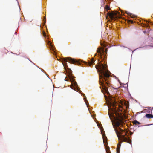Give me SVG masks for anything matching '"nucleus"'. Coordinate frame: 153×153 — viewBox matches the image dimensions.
Instances as JSON below:
<instances>
[{
  "label": "nucleus",
  "instance_id": "f257e3e1",
  "mask_svg": "<svg viewBox=\"0 0 153 153\" xmlns=\"http://www.w3.org/2000/svg\"><path fill=\"white\" fill-rule=\"evenodd\" d=\"M108 105V115L110 118L112 116L114 119L115 126L117 127L120 126L121 127L123 126L125 121L123 116L120 112L122 110V107L120 105H118V107H116L117 105V102L112 99H110Z\"/></svg>",
  "mask_w": 153,
  "mask_h": 153
},
{
  "label": "nucleus",
  "instance_id": "1a4fd4ad",
  "mask_svg": "<svg viewBox=\"0 0 153 153\" xmlns=\"http://www.w3.org/2000/svg\"><path fill=\"white\" fill-rule=\"evenodd\" d=\"M95 60H94V58H92L91 59H90V61L87 63V65H89V66L91 67L92 65L94 64L95 62Z\"/></svg>",
  "mask_w": 153,
  "mask_h": 153
},
{
  "label": "nucleus",
  "instance_id": "6e6552de",
  "mask_svg": "<svg viewBox=\"0 0 153 153\" xmlns=\"http://www.w3.org/2000/svg\"><path fill=\"white\" fill-rule=\"evenodd\" d=\"M69 79L72 85H74L76 87H77V86L78 85L77 83L75 81V79L73 77Z\"/></svg>",
  "mask_w": 153,
  "mask_h": 153
},
{
  "label": "nucleus",
  "instance_id": "f3484780",
  "mask_svg": "<svg viewBox=\"0 0 153 153\" xmlns=\"http://www.w3.org/2000/svg\"><path fill=\"white\" fill-rule=\"evenodd\" d=\"M128 21H129V22H130L131 23H133V21H132V20H129Z\"/></svg>",
  "mask_w": 153,
  "mask_h": 153
},
{
  "label": "nucleus",
  "instance_id": "ddd939ff",
  "mask_svg": "<svg viewBox=\"0 0 153 153\" xmlns=\"http://www.w3.org/2000/svg\"><path fill=\"white\" fill-rule=\"evenodd\" d=\"M126 13H127L128 15L130 16L131 17L134 18L135 17V15H132L130 13H127V12H126Z\"/></svg>",
  "mask_w": 153,
  "mask_h": 153
},
{
  "label": "nucleus",
  "instance_id": "f8f14e48",
  "mask_svg": "<svg viewBox=\"0 0 153 153\" xmlns=\"http://www.w3.org/2000/svg\"><path fill=\"white\" fill-rule=\"evenodd\" d=\"M147 118L151 119L153 118V115L152 114H146L145 116Z\"/></svg>",
  "mask_w": 153,
  "mask_h": 153
},
{
  "label": "nucleus",
  "instance_id": "f03ea898",
  "mask_svg": "<svg viewBox=\"0 0 153 153\" xmlns=\"http://www.w3.org/2000/svg\"><path fill=\"white\" fill-rule=\"evenodd\" d=\"M96 69L98 72H99V82L102 86L103 88L105 90L106 93L108 94L109 93L108 90L107 86H111L110 77V73L107 69V66L101 64L98 66L95 65Z\"/></svg>",
  "mask_w": 153,
  "mask_h": 153
},
{
  "label": "nucleus",
  "instance_id": "9d476101",
  "mask_svg": "<svg viewBox=\"0 0 153 153\" xmlns=\"http://www.w3.org/2000/svg\"><path fill=\"white\" fill-rule=\"evenodd\" d=\"M67 72L68 74V76L69 79H71L73 77L72 76V71L71 69H68V70L67 71Z\"/></svg>",
  "mask_w": 153,
  "mask_h": 153
},
{
  "label": "nucleus",
  "instance_id": "9b49d317",
  "mask_svg": "<svg viewBox=\"0 0 153 153\" xmlns=\"http://www.w3.org/2000/svg\"><path fill=\"white\" fill-rule=\"evenodd\" d=\"M133 123L134 125H135L134 126L135 127H137V126L138 124H141V123H140L139 122H138V121H137V120H136L134 121L133 122Z\"/></svg>",
  "mask_w": 153,
  "mask_h": 153
},
{
  "label": "nucleus",
  "instance_id": "4468645a",
  "mask_svg": "<svg viewBox=\"0 0 153 153\" xmlns=\"http://www.w3.org/2000/svg\"><path fill=\"white\" fill-rule=\"evenodd\" d=\"M105 9L107 10H109L110 9V7L108 5H106L105 7Z\"/></svg>",
  "mask_w": 153,
  "mask_h": 153
},
{
  "label": "nucleus",
  "instance_id": "2eb2a0df",
  "mask_svg": "<svg viewBox=\"0 0 153 153\" xmlns=\"http://www.w3.org/2000/svg\"><path fill=\"white\" fill-rule=\"evenodd\" d=\"M116 151H117V153H120V149H116Z\"/></svg>",
  "mask_w": 153,
  "mask_h": 153
},
{
  "label": "nucleus",
  "instance_id": "a211bd4d",
  "mask_svg": "<svg viewBox=\"0 0 153 153\" xmlns=\"http://www.w3.org/2000/svg\"><path fill=\"white\" fill-rule=\"evenodd\" d=\"M143 32L144 33H145L146 32V31H144Z\"/></svg>",
  "mask_w": 153,
  "mask_h": 153
},
{
  "label": "nucleus",
  "instance_id": "dca6fc26",
  "mask_svg": "<svg viewBox=\"0 0 153 153\" xmlns=\"http://www.w3.org/2000/svg\"><path fill=\"white\" fill-rule=\"evenodd\" d=\"M103 141L104 142H105V139L106 138V140H107V137L105 136V137H103Z\"/></svg>",
  "mask_w": 153,
  "mask_h": 153
},
{
  "label": "nucleus",
  "instance_id": "39448f33",
  "mask_svg": "<svg viewBox=\"0 0 153 153\" xmlns=\"http://www.w3.org/2000/svg\"><path fill=\"white\" fill-rule=\"evenodd\" d=\"M118 129L120 131H118V130L116 129H115V130L119 140H120L121 136L122 135H124L126 137H127V136H128V135H126V132H125V131H124L123 130L120 128H118Z\"/></svg>",
  "mask_w": 153,
  "mask_h": 153
},
{
  "label": "nucleus",
  "instance_id": "20e7f679",
  "mask_svg": "<svg viewBox=\"0 0 153 153\" xmlns=\"http://www.w3.org/2000/svg\"><path fill=\"white\" fill-rule=\"evenodd\" d=\"M122 140V141L120 142V143H118L117 145V149H120L121 146V144L123 141L127 142L130 144H131V140L129 139L128 136H127V137H126L124 135H122L121 136V138L120 140Z\"/></svg>",
  "mask_w": 153,
  "mask_h": 153
},
{
  "label": "nucleus",
  "instance_id": "7ed1b4c3",
  "mask_svg": "<svg viewBox=\"0 0 153 153\" xmlns=\"http://www.w3.org/2000/svg\"><path fill=\"white\" fill-rule=\"evenodd\" d=\"M67 62L75 64L76 65L79 63L77 60L70 57L64 58L62 60V62L64 67H66V66L68 67Z\"/></svg>",
  "mask_w": 153,
  "mask_h": 153
},
{
  "label": "nucleus",
  "instance_id": "0eeeda50",
  "mask_svg": "<svg viewBox=\"0 0 153 153\" xmlns=\"http://www.w3.org/2000/svg\"><path fill=\"white\" fill-rule=\"evenodd\" d=\"M107 15L111 20L115 21L116 20L117 17H115V16L117 15V12H108L107 13Z\"/></svg>",
  "mask_w": 153,
  "mask_h": 153
},
{
  "label": "nucleus",
  "instance_id": "423d86ee",
  "mask_svg": "<svg viewBox=\"0 0 153 153\" xmlns=\"http://www.w3.org/2000/svg\"><path fill=\"white\" fill-rule=\"evenodd\" d=\"M107 48L106 49H105V51H104V48L103 49H102L100 47H99L97 50V52L98 53V55L100 56H102L103 53H104V52L105 53H107V48H109V47L107 46Z\"/></svg>",
  "mask_w": 153,
  "mask_h": 153
}]
</instances>
